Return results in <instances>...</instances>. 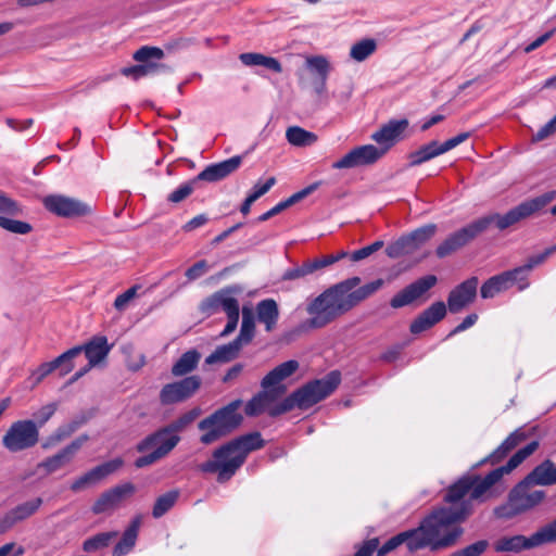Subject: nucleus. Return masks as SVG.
<instances>
[{
	"label": "nucleus",
	"instance_id": "47",
	"mask_svg": "<svg viewBox=\"0 0 556 556\" xmlns=\"http://www.w3.org/2000/svg\"><path fill=\"white\" fill-rule=\"evenodd\" d=\"M179 492L172 490L161 496H159L154 503L152 515L154 518H161L164 516L177 502Z\"/></svg>",
	"mask_w": 556,
	"mask_h": 556
},
{
	"label": "nucleus",
	"instance_id": "4",
	"mask_svg": "<svg viewBox=\"0 0 556 556\" xmlns=\"http://www.w3.org/2000/svg\"><path fill=\"white\" fill-rule=\"evenodd\" d=\"M538 447V441L530 442L525 447L518 450L504 466L493 469L484 478H480L477 475L462 477L454 484L448 486L444 495V502L458 506L463 501H468L472 506L473 501H484L489 490L497 483L504 475H508L516 469L526 458L532 455Z\"/></svg>",
	"mask_w": 556,
	"mask_h": 556
},
{
	"label": "nucleus",
	"instance_id": "61",
	"mask_svg": "<svg viewBox=\"0 0 556 556\" xmlns=\"http://www.w3.org/2000/svg\"><path fill=\"white\" fill-rule=\"evenodd\" d=\"M139 289L138 286H134L129 289H127L122 294L117 295L114 301V307L117 311H124L128 303L136 296L137 290Z\"/></svg>",
	"mask_w": 556,
	"mask_h": 556
},
{
	"label": "nucleus",
	"instance_id": "62",
	"mask_svg": "<svg viewBox=\"0 0 556 556\" xmlns=\"http://www.w3.org/2000/svg\"><path fill=\"white\" fill-rule=\"evenodd\" d=\"M542 545L556 542V519L538 530Z\"/></svg>",
	"mask_w": 556,
	"mask_h": 556
},
{
	"label": "nucleus",
	"instance_id": "27",
	"mask_svg": "<svg viewBox=\"0 0 556 556\" xmlns=\"http://www.w3.org/2000/svg\"><path fill=\"white\" fill-rule=\"evenodd\" d=\"M243 156L242 155H235L228 160H225L219 163L211 164L206 166L198 176L197 179L208 181V182H215L218 180H222L232 173H235L240 165L242 164Z\"/></svg>",
	"mask_w": 556,
	"mask_h": 556
},
{
	"label": "nucleus",
	"instance_id": "60",
	"mask_svg": "<svg viewBox=\"0 0 556 556\" xmlns=\"http://www.w3.org/2000/svg\"><path fill=\"white\" fill-rule=\"evenodd\" d=\"M276 185V178L269 177L264 184H255L251 190V192L248 194L252 200L255 202L261 197L266 194L274 186Z\"/></svg>",
	"mask_w": 556,
	"mask_h": 556
},
{
	"label": "nucleus",
	"instance_id": "41",
	"mask_svg": "<svg viewBox=\"0 0 556 556\" xmlns=\"http://www.w3.org/2000/svg\"><path fill=\"white\" fill-rule=\"evenodd\" d=\"M255 333V318L251 309L243 307L242 323L238 337L235 339L242 348L249 344Z\"/></svg>",
	"mask_w": 556,
	"mask_h": 556
},
{
	"label": "nucleus",
	"instance_id": "46",
	"mask_svg": "<svg viewBox=\"0 0 556 556\" xmlns=\"http://www.w3.org/2000/svg\"><path fill=\"white\" fill-rule=\"evenodd\" d=\"M377 50V42L375 39L366 38L351 47L350 56L356 62H363L369 58Z\"/></svg>",
	"mask_w": 556,
	"mask_h": 556
},
{
	"label": "nucleus",
	"instance_id": "26",
	"mask_svg": "<svg viewBox=\"0 0 556 556\" xmlns=\"http://www.w3.org/2000/svg\"><path fill=\"white\" fill-rule=\"evenodd\" d=\"M135 486L131 483L116 485L103 492L92 506V513L98 515L115 508L126 495L134 493Z\"/></svg>",
	"mask_w": 556,
	"mask_h": 556
},
{
	"label": "nucleus",
	"instance_id": "9",
	"mask_svg": "<svg viewBox=\"0 0 556 556\" xmlns=\"http://www.w3.org/2000/svg\"><path fill=\"white\" fill-rule=\"evenodd\" d=\"M241 405V400H235L202 419L198 424L199 430L204 432L200 442L208 445L235 431L243 421V416L239 413Z\"/></svg>",
	"mask_w": 556,
	"mask_h": 556
},
{
	"label": "nucleus",
	"instance_id": "57",
	"mask_svg": "<svg viewBox=\"0 0 556 556\" xmlns=\"http://www.w3.org/2000/svg\"><path fill=\"white\" fill-rule=\"evenodd\" d=\"M320 184H321L320 181H316V182L305 187L304 189L293 193L291 197H289L288 199L282 201L285 207L288 208V207L292 206L293 204L300 202L301 200L305 199L306 197L312 194L315 190H317L318 187L320 186Z\"/></svg>",
	"mask_w": 556,
	"mask_h": 556
},
{
	"label": "nucleus",
	"instance_id": "43",
	"mask_svg": "<svg viewBox=\"0 0 556 556\" xmlns=\"http://www.w3.org/2000/svg\"><path fill=\"white\" fill-rule=\"evenodd\" d=\"M80 355L79 348H72L55 357L52 362L55 370L60 371V376H65L74 369V359Z\"/></svg>",
	"mask_w": 556,
	"mask_h": 556
},
{
	"label": "nucleus",
	"instance_id": "2",
	"mask_svg": "<svg viewBox=\"0 0 556 556\" xmlns=\"http://www.w3.org/2000/svg\"><path fill=\"white\" fill-rule=\"evenodd\" d=\"M359 283V277H351L316 296L306 307L311 315L306 320L307 327L317 329L329 325L377 292L383 286V280L376 279L362 287H358Z\"/></svg>",
	"mask_w": 556,
	"mask_h": 556
},
{
	"label": "nucleus",
	"instance_id": "12",
	"mask_svg": "<svg viewBox=\"0 0 556 556\" xmlns=\"http://www.w3.org/2000/svg\"><path fill=\"white\" fill-rule=\"evenodd\" d=\"M39 442V429L35 420L24 419L11 424L2 437V445L11 453L34 447Z\"/></svg>",
	"mask_w": 556,
	"mask_h": 556
},
{
	"label": "nucleus",
	"instance_id": "48",
	"mask_svg": "<svg viewBox=\"0 0 556 556\" xmlns=\"http://www.w3.org/2000/svg\"><path fill=\"white\" fill-rule=\"evenodd\" d=\"M306 67L316 75V78H328L330 64L325 56L316 55L306 59Z\"/></svg>",
	"mask_w": 556,
	"mask_h": 556
},
{
	"label": "nucleus",
	"instance_id": "16",
	"mask_svg": "<svg viewBox=\"0 0 556 556\" xmlns=\"http://www.w3.org/2000/svg\"><path fill=\"white\" fill-rule=\"evenodd\" d=\"M201 387L199 376H189L179 381L166 383L160 391L162 405H173L189 400Z\"/></svg>",
	"mask_w": 556,
	"mask_h": 556
},
{
	"label": "nucleus",
	"instance_id": "19",
	"mask_svg": "<svg viewBox=\"0 0 556 556\" xmlns=\"http://www.w3.org/2000/svg\"><path fill=\"white\" fill-rule=\"evenodd\" d=\"M437 277L434 275L424 276L416 281L406 286L403 290L397 292L390 301L393 308H401L412 304L414 301L420 299L431 288L437 285Z\"/></svg>",
	"mask_w": 556,
	"mask_h": 556
},
{
	"label": "nucleus",
	"instance_id": "25",
	"mask_svg": "<svg viewBox=\"0 0 556 556\" xmlns=\"http://www.w3.org/2000/svg\"><path fill=\"white\" fill-rule=\"evenodd\" d=\"M446 315V305L442 301L434 302L424 312H421L410 324L409 331L413 334H419L440 320H442Z\"/></svg>",
	"mask_w": 556,
	"mask_h": 556
},
{
	"label": "nucleus",
	"instance_id": "35",
	"mask_svg": "<svg viewBox=\"0 0 556 556\" xmlns=\"http://www.w3.org/2000/svg\"><path fill=\"white\" fill-rule=\"evenodd\" d=\"M256 314L260 323L265 325L266 331L270 332L276 328L279 309L275 300H262L256 305Z\"/></svg>",
	"mask_w": 556,
	"mask_h": 556
},
{
	"label": "nucleus",
	"instance_id": "39",
	"mask_svg": "<svg viewBox=\"0 0 556 556\" xmlns=\"http://www.w3.org/2000/svg\"><path fill=\"white\" fill-rule=\"evenodd\" d=\"M201 354L197 350L185 352L172 367L175 377H182L197 368Z\"/></svg>",
	"mask_w": 556,
	"mask_h": 556
},
{
	"label": "nucleus",
	"instance_id": "44",
	"mask_svg": "<svg viewBox=\"0 0 556 556\" xmlns=\"http://www.w3.org/2000/svg\"><path fill=\"white\" fill-rule=\"evenodd\" d=\"M412 541H415L413 529L401 532L394 536H392L390 540H388L381 547L378 546L377 555L378 556H386L403 543L406 544L407 548L409 549V544Z\"/></svg>",
	"mask_w": 556,
	"mask_h": 556
},
{
	"label": "nucleus",
	"instance_id": "49",
	"mask_svg": "<svg viewBox=\"0 0 556 556\" xmlns=\"http://www.w3.org/2000/svg\"><path fill=\"white\" fill-rule=\"evenodd\" d=\"M0 227L9 232L17 235H27L33 230L29 223L9 218L3 215H0Z\"/></svg>",
	"mask_w": 556,
	"mask_h": 556
},
{
	"label": "nucleus",
	"instance_id": "33",
	"mask_svg": "<svg viewBox=\"0 0 556 556\" xmlns=\"http://www.w3.org/2000/svg\"><path fill=\"white\" fill-rule=\"evenodd\" d=\"M332 258H315L307 260L303 262L301 265L287 269L283 273V280H296L305 278L308 275L314 274L317 270H320L329 265H331Z\"/></svg>",
	"mask_w": 556,
	"mask_h": 556
},
{
	"label": "nucleus",
	"instance_id": "37",
	"mask_svg": "<svg viewBox=\"0 0 556 556\" xmlns=\"http://www.w3.org/2000/svg\"><path fill=\"white\" fill-rule=\"evenodd\" d=\"M239 60L245 66H263L275 73H281L282 66L280 62L273 58L262 53L247 52L239 55Z\"/></svg>",
	"mask_w": 556,
	"mask_h": 556
},
{
	"label": "nucleus",
	"instance_id": "58",
	"mask_svg": "<svg viewBox=\"0 0 556 556\" xmlns=\"http://www.w3.org/2000/svg\"><path fill=\"white\" fill-rule=\"evenodd\" d=\"M383 244H384L383 241L377 240V241L372 242L369 245H366L364 248H361V249L354 251L351 254V260L353 262H358V261H362L364 258H367L368 256H370L375 252L379 251L383 247Z\"/></svg>",
	"mask_w": 556,
	"mask_h": 556
},
{
	"label": "nucleus",
	"instance_id": "32",
	"mask_svg": "<svg viewBox=\"0 0 556 556\" xmlns=\"http://www.w3.org/2000/svg\"><path fill=\"white\" fill-rule=\"evenodd\" d=\"M76 348L80 349V354L83 352L85 353L89 362V367H94L102 362L111 350L106 337L103 336L94 337L86 344L77 345Z\"/></svg>",
	"mask_w": 556,
	"mask_h": 556
},
{
	"label": "nucleus",
	"instance_id": "42",
	"mask_svg": "<svg viewBox=\"0 0 556 556\" xmlns=\"http://www.w3.org/2000/svg\"><path fill=\"white\" fill-rule=\"evenodd\" d=\"M117 535V531L97 533L96 535L90 536L84 541L83 549L86 553H94L100 549H103L108 547Z\"/></svg>",
	"mask_w": 556,
	"mask_h": 556
},
{
	"label": "nucleus",
	"instance_id": "56",
	"mask_svg": "<svg viewBox=\"0 0 556 556\" xmlns=\"http://www.w3.org/2000/svg\"><path fill=\"white\" fill-rule=\"evenodd\" d=\"M54 366L52 362L42 363L29 376L28 380L31 382V388L37 387L47 376L53 372Z\"/></svg>",
	"mask_w": 556,
	"mask_h": 556
},
{
	"label": "nucleus",
	"instance_id": "51",
	"mask_svg": "<svg viewBox=\"0 0 556 556\" xmlns=\"http://www.w3.org/2000/svg\"><path fill=\"white\" fill-rule=\"evenodd\" d=\"M223 298V289L216 291L211 296L204 299L199 308L200 312L206 316H211L220 311V299Z\"/></svg>",
	"mask_w": 556,
	"mask_h": 556
},
{
	"label": "nucleus",
	"instance_id": "21",
	"mask_svg": "<svg viewBox=\"0 0 556 556\" xmlns=\"http://www.w3.org/2000/svg\"><path fill=\"white\" fill-rule=\"evenodd\" d=\"M242 288L233 285L223 288V298L220 299V309L227 315V324L224 330L220 332V337H227L232 333L239 321L240 307L239 301L236 299V294H240Z\"/></svg>",
	"mask_w": 556,
	"mask_h": 556
},
{
	"label": "nucleus",
	"instance_id": "38",
	"mask_svg": "<svg viewBox=\"0 0 556 556\" xmlns=\"http://www.w3.org/2000/svg\"><path fill=\"white\" fill-rule=\"evenodd\" d=\"M242 346L233 340L227 344L216 348V350L205 358V363L207 365L228 363L239 355Z\"/></svg>",
	"mask_w": 556,
	"mask_h": 556
},
{
	"label": "nucleus",
	"instance_id": "63",
	"mask_svg": "<svg viewBox=\"0 0 556 556\" xmlns=\"http://www.w3.org/2000/svg\"><path fill=\"white\" fill-rule=\"evenodd\" d=\"M555 132H556V116H554L548 123H546L535 134H533L532 141L533 142L542 141Z\"/></svg>",
	"mask_w": 556,
	"mask_h": 556
},
{
	"label": "nucleus",
	"instance_id": "14",
	"mask_svg": "<svg viewBox=\"0 0 556 556\" xmlns=\"http://www.w3.org/2000/svg\"><path fill=\"white\" fill-rule=\"evenodd\" d=\"M437 229L435 224L424 225L388 244L386 253L391 258L413 254L434 237Z\"/></svg>",
	"mask_w": 556,
	"mask_h": 556
},
{
	"label": "nucleus",
	"instance_id": "8",
	"mask_svg": "<svg viewBox=\"0 0 556 556\" xmlns=\"http://www.w3.org/2000/svg\"><path fill=\"white\" fill-rule=\"evenodd\" d=\"M299 368L298 361L290 359L270 370L262 380L263 391L254 395L245 405L248 416H258L273 408L270 404L286 392V388L279 383L292 376Z\"/></svg>",
	"mask_w": 556,
	"mask_h": 556
},
{
	"label": "nucleus",
	"instance_id": "5",
	"mask_svg": "<svg viewBox=\"0 0 556 556\" xmlns=\"http://www.w3.org/2000/svg\"><path fill=\"white\" fill-rule=\"evenodd\" d=\"M538 447V441L530 442L525 447L518 450L504 466L493 469L484 478H480L477 475L462 477L454 484L448 486L444 495V502L458 506L463 501H468L472 506L473 501H484L489 490L497 483L504 475H508L516 469L526 458L532 455Z\"/></svg>",
	"mask_w": 556,
	"mask_h": 556
},
{
	"label": "nucleus",
	"instance_id": "40",
	"mask_svg": "<svg viewBox=\"0 0 556 556\" xmlns=\"http://www.w3.org/2000/svg\"><path fill=\"white\" fill-rule=\"evenodd\" d=\"M286 138L290 144L295 147H309L318 139L316 134L299 126L289 127L286 131Z\"/></svg>",
	"mask_w": 556,
	"mask_h": 556
},
{
	"label": "nucleus",
	"instance_id": "10",
	"mask_svg": "<svg viewBox=\"0 0 556 556\" xmlns=\"http://www.w3.org/2000/svg\"><path fill=\"white\" fill-rule=\"evenodd\" d=\"M533 485L535 484L526 476L508 492L506 502L494 508V516L510 520L539 506L545 500L546 493L543 490H533Z\"/></svg>",
	"mask_w": 556,
	"mask_h": 556
},
{
	"label": "nucleus",
	"instance_id": "24",
	"mask_svg": "<svg viewBox=\"0 0 556 556\" xmlns=\"http://www.w3.org/2000/svg\"><path fill=\"white\" fill-rule=\"evenodd\" d=\"M523 278L518 277L517 274H515V270H506L502 274L495 275L491 278H489L480 289L481 298L483 299H492L496 294L508 290L514 285H520L522 283Z\"/></svg>",
	"mask_w": 556,
	"mask_h": 556
},
{
	"label": "nucleus",
	"instance_id": "36",
	"mask_svg": "<svg viewBox=\"0 0 556 556\" xmlns=\"http://www.w3.org/2000/svg\"><path fill=\"white\" fill-rule=\"evenodd\" d=\"M554 252H556V245H552L547 248L544 252L538 255H533L528 258L527 263L522 266L514 268L515 274L518 275V277H522L523 281L519 285V290L522 291L529 287L528 281V275L529 273L535 267L545 262V260L552 255Z\"/></svg>",
	"mask_w": 556,
	"mask_h": 556
},
{
	"label": "nucleus",
	"instance_id": "17",
	"mask_svg": "<svg viewBox=\"0 0 556 556\" xmlns=\"http://www.w3.org/2000/svg\"><path fill=\"white\" fill-rule=\"evenodd\" d=\"M469 138L468 132H462L457 136L444 141L443 143H439L437 140H432L429 143L421 146L418 150L409 153V166L415 167L420 164L428 162L435 156H439L454 148L458 144L463 143Z\"/></svg>",
	"mask_w": 556,
	"mask_h": 556
},
{
	"label": "nucleus",
	"instance_id": "28",
	"mask_svg": "<svg viewBox=\"0 0 556 556\" xmlns=\"http://www.w3.org/2000/svg\"><path fill=\"white\" fill-rule=\"evenodd\" d=\"M122 462L118 459L110 460L87 471L85 475L76 479L72 485L71 490L74 492L81 491L89 485L96 484L109 475L113 473L115 470L119 468Z\"/></svg>",
	"mask_w": 556,
	"mask_h": 556
},
{
	"label": "nucleus",
	"instance_id": "3",
	"mask_svg": "<svg viewBox=\"0 0 556 556\" xmlns=\"http://www.w3.org/2000/svg\"><path fill=\"white\" fill-rule=\"evenodd\" d=\"M470 514L468 501H463L458 506L450 504L448 507L434 509L413 529L415 541L410 542L409 552L425 547L438 552L454 546L464 532L456 523L466 520Z\"/></svg>",
	"mask_w": 556,
	"mask_h": 556
},
{
	"label": "nucleus",
	"instance_id": "1",
	"mask_svg": "<svg viewBox=\"0 0 556 556\" xmlns=\"http://www.w3.org/2000/svg\"><path fill=\"white\" fill-rule=\"evenodd\" d=\"M555 199L556 190H549L522 201L505 214L493 213L482 216L451 233L438 245L435 253L438 257L443 258L467 245L491 225H495L498 230L503 231L523 219L543 212Z\"/></svg>",
	"mask_w": 556,
	"mask_h": 556
},
{
	"label": "nucleus",
	"instance_id": "64",
	"mask_svg": "<svg viewBox=\"0 0 556 556\" xmlns=\"http://www.w3.org/2000/svg\"><path fill=\"white\" fill-rule=\"evenodd\" d=\"M379 546V539L374 538L365 541L355 552L354 556H371Z\"/></svg>",
	"mask_w": 556,
	"mask_h": 556
},
{
	"label": "nucleus",
	"instance_id": "13",
	"mask_svg": "<svg viewBox=\"0 0 556 556\" xmlns=\"http://www.w3.org/2000/svg\"><path fill=\"white\" fill-rule=\"evenodd\" d=\"M164 56V51L161 48L143 46L132 55L134 60L139 64L124 67L121 72L124 76L130 77L135 80L144 76L155 75L160 71L166 68L164 64L157 63V61H161Z\"/></svg>",
	"mask_w": 556,
	"mask_h": 556
},
{
	"label": "nucleus",
	"instance_id": "52",
	"mask_svg": "<svg viewBox=\"0 0 556 556\" xmlns=\"http://www.w3.org/2000/svg\"><path fill=\"white\" fill-rule=\"evenodd\" d=\"M85 419H76L72 420L68 424L60 426L54 433L51 435V440L54 442H60L68 437H71L78 428H80L85 424Z\"/></svg>",
	"mask_w": 556,
	"mask_h": 556
},
{
	"label": "nucleus",
	"instance_id": "55",
	"mask_svg": "<svg viewBox=\"0 0 556 556\" xmlns=\"http://www.w3.org/2000/svg\"><path fill=\"white\" fill-rule=\"evenodd\" d=\"M488 546V541L480 540L459 551L454 552L450 556H480L486 551Z\"/></svg>",
	"mask_w": 556,
	"mask_h": 556
},
{
	"label": "nucleus",
	"instance_id": "11",
	"mask_svg": "<svg viewBox=\"0 0 556 556\" xmlns=\"http://www.w3.org/2000/svg\"><path fill=\"white\" fill-rule=\"evenodd\" d=\"M179 442L180 437L169 433L165 427L157 429L138 443V452L144 453L150 450L151 452L138 457L135 462V466L137 468H143L161 460L166 457Z\"/></svg>",
	"mask_w": 556,
	"mask_h": 556
},
{
	"label": "nucleus",
	"instance_id": "30",
	"mask_svg": "<svg viewBox=\"0 0 556 556\" xmlns=\"http://www.w3.org/2000/svg\"><path fill=\"white\" fill-rule=\"evenodd\" d=\"M542 545L538 531L531 536L518 534L514 536H504L495 542L494 548L496 552H513L518 553L523 549L533 548Z\"/></svg>",
	"mask_w": 556,
	"mask_h": 556
},
{
	"label": "nucleus",
	"instance_id": "20",
	"mask_svg": "<svg viewBox=\"0 0 556 556\" xmlns=\"http://www.w3.org/2000/svg\"><path fill=\"white\" fill-rule=\"evenodd\" d=\"M88 439L87 434L79 435L56 454L39 463L38 468L43 469L47 475L58 471L73 460L75 454L81 448Z\"/></svg>",
	"mask_w": 556,
	"mask_h": 556
},
{
	"label": "nucleus",
	"instance_id": "15",
	"mask_svg": "<svg viewBox=\"0 0 556 556\" xmlns=\"http://www.w3.org/2000/svg\"><path fill=\"white\" fill-rule=\"evenodd\" d=\"M42 204L50 213L64 218L83 217L92 213L89 204L64 194H49L43 198Z\"/></svg>",
	"mask_w": 556,
	"mask_h": 556
},
{
	"label": "nucleus",
	"instance_id": "22",
	"mask_svg": "<svg viewBox=\"0 0 556 556\" xmlns=\"http://www.w3.org/2000/svg\"><path fill=\"white\" fill-rule=\"evenodd\" d=\"M478 283L477 277H470L454 288L447 296L448 311L455 314L471 304L477 295Z\"/></svg>",
	"mask_w": 556,
	"mask_h": 556
},
{
	"label": "nucleus",
	"instance_id": "34",
	"mask_svg": "<svg viewBox=\"0 0 556 556\" xmlns=\"http://www.w3.org/2000/svg\"><path fill=\"white\" fill-rule=\"evenodd\" d=\"M528 480L535 485H552L556 483V465L545 459L535 466L528 475Z\"/></svg>",
	"mask_w": 556,
	"mask_h": 556
},
{
	"label": "nucleus",
	"instance_id": "59",
	"mask_svg": "<svg viewBox=\"0 0 556 556\" xmlns=\"http://www.w3.org/2000/svg\"><path fill=\"white\" fill-rule=\"evenodd\" d=\"M58 404L56 403H49L45 406H42L40 409H38L34 417L36 418V424L39 427L43 426L56 412Z\"/></svg>",
	"mask_w": 556,
	"mask_h": 556
},
{
	"label": "nucleus",
	"instance_id": "54",
	"mask_svg": "<svg viewBox=\"0 0 556 556\" xmlns=\"http://www.w3.org/2000/svg\"><path fill=\"white\" fill-rule=\"evenodd\" d=\"M198 181L199 180L195 177L193 180L180 185L177 189L169 193L167 200L172 203L182 202L194 191V186Z\"/></svg>",
	"mask_w": 556,
	"mask_h": 556
},
{
	"label": "nucleus",
	"instance_id": "31",
	"mask_svg": "<svg viewBox=\"0 0 556 556\" xmlns=\"http://www.w3.org/2000/svg\"><path fill=\"white\" fill-rule=\"evenodd\" d=\"M527 438L528 433L522 428L516 429L502 442V444L496 450L483 458L479 464H477V466H480L484 463H491L492 465L498 464Z\"/></svg>",
	"mask_w": 556,
	"mask_h": 556
},
{
	"label": "nucleus",
	"instance_id": "6",
	"mask_svg": "<svg viewBox=\"0 0 556 556\" xmlns=\"http://www.w3.org/2000/svg\"><path fill=\"white\" fill-rule=\"evenodd\" d=\"M264 445L265 441L257 431L240 435L216 448L212 458L199 468L205 473H217V481L224 483L235 476L251 452Z\"/></svg>",
	"mask_w": 556,
	"mask_h": 556
},
{
	"label": "nucleus",
	"instance_id": "29",
	"mask_svg": "<svg viewBox=\"0 0 556 556\" xmlns=\"http://www.w3.org/2000/svg\"><path fill=\"white\" fill-rule=\"evenodd\" d=\"M408 126L407 119H392L388 124L383 125L378 131L371 135V139L376 141L380 147L379 149H386V153L400 138L401 134Z\"/></svg>",
	"mask_w": 556,
	"mask_h": 556
},
{
	"label": "nucleus",
	"instance_id": "53",
	"mask_svg": "<svg viewBox=\"0 0 556 556\" xmlns=\"http://www.w3.org/2000/svg\"><path fill=\"white\" fill-rule=\"evenodd\" d=\"M0 213L10 216L23 215V208L15 200L0 190Z\"/></svg>",
	"mask_w": 556,
	"mask_h": 556
},
{
	"label": "nucleus",
	"instance_id": "7",
	"mask_svg": "<svg viewBox=\"0 0 556 556\" xmlns=\"http://www.w3.org/2000/svg\"><path fill=\"white\" fill-rule=\"evenodd\" d=\"M340 382L341 374L338 370H332L324 378L312 380L292 392L281 403L274 406V408L269 410V415L276 417L295 407L307 409L328 397L338 388Z\"/></svg>",
	"mask_w": 556,
	"mask_h": 556
},
{
	"label": "nucleus",
	"instance_id": "18",
	"mask_svg": "<svg viewBox=\"0 0 556 556\" xmlns=\"http://www.w3.org/2000/svg\"><path fill=\"white\" fill-rule=\"evenodd\" d=\"M386 154V149L374 144L359 146L352 149L343 157L332 164V168L344 169L372 165Z\"/></svg>",
	"mask_w": 556,
	"mask_h": 556
},
{
	"label": "nucleus",
	"instance_id": "23",
	"mask_svg": "<svg viewBox=\"0 0 556 556\" xmlns=\"http://www.w3.org/2000/svg\"><path fill=\"white\" fill-rule=\"evenodd\" d=\"M42 503L43 501L41 497H35L11 508L0 520L1 531L9 530L16 523L34 516L39 510Z\"/></svg>",
	"mask_w": 556,
	"mask_h": 556
},
{
	"label": "nucleus",
	"instance_id": "45",
	"mask_svg": "<svg viewBox=\"0 0 556 556\" xmlns=\"http://www.w3.org/2000/svg\"><path fill=\"white\" fill-rule=\"evenodd\" d=\"M200 415L201 409L199 407H194L164 427L169 431V433L179 435V433L190 426Z\"/></svg>",
	"mask_w": 556,
	"mask_h": 556
},
{
	"label": "nucleus",
	"instance_id": "50",
	"mask_svg": "<svg viewBox=\"0 0 556 556\" xmlns=\"http://www.w3.org/2000/svg\"><path fill=\"white\" fill-rule=\"evenodd\" d=\"M141 519H142V517L140 515L136 516L131 520V522L128 526V528L123 533V536L119 540V543L122 545H124L125 547H129L130 549H132V547L135 546L136 541H137V536H138V531H139L140 526H141Z\"/></svg>",
	"mask_w": 556,
	"mask_h": 556
}]
</instances>
